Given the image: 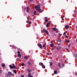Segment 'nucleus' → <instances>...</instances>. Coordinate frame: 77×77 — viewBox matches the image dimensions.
I'll return each instance as SVG.
<instances>
[{"instance_id": "nucleus-1", "label": "nucleus", "mask_w": 77, "mask_h": 77, "mask_svg": "<svg viewBox=\"0 0 77 77\" xmlns=\"http://www.w3.org/2000/svg\"><path fill=\"white\" fill-rule=\"evenodd\" d=\"M35 9H36V11H38L40 13H42L40 5H38L37 6H35Z\"/></svg>"}, {"instance_id": "nucleus-2", "label": "nucleus", "mask_w": 77, "mask_h": 77, "mask_svg": "<svg viewBox=\"0 0 77 77\" xmlns=\"http://www.w3.org/2000/svg\"><path fill=\"white\" fill-rule=\"evenodd\" d=\"M52 29L53 30H54V32H56V33H57V32H58V29L56 28H53Z\"/></svg>"}, {"instance_id": "nucleus-3", "label": "nucleus", "mask_w": 77, "mask_h": 77, "mask_svg": "<svg viewBox=\"0 0 77 77\" xmlns=\"http://www.w3.org/2000/svg\"><path fill=\"white\" fill-rule=\"evenodd\" d=\"M37 45L38 47H39L40 48H41V49H43V48L42 47V45L41 43L37 44Z\"/></svg>"}, {"instance_id": "nucleus-4", "label": "nucleus", "mask_w": 77, "mask_h": 77, "mask_svg": "<svg viewBox=\"0 0 77 77\" xmlns=\"http://www.w3.org/2000/svg\"><path fill=\"white\" fill-rule=\"evenodd\" d=\"M43 32H44V33H46L47 34H48L49 33L47 31V30H45V29H43Z\"/></svg>"}, {"instance_id": "nucleus-5", "label": "nucleus", "mask_w": 77, "mask_h": 77, "mask_svg": "<svg viewBox=\"0 0 77 77\" xmlns=\"http://www.w3.org/2000/svg\"><path fill=\"white\" fill-rule=\"evenodd\" d=\"M30 10V8L29 7H26V12L28 13L29 12V11Z\"/></svg>"}, {"instance_id": "nucleus-6", "label": "nucleus", "mask_w": 77, "mask_h": 77, "mask_svg": "<svg viewBox=\"0 0 77 77\" xmlns=\"http://www.w3.org/2000/svg\"><path fill=\"white\" fill-rule=\"evenodd\" d=\"M65 28H66V29H69V26L68 25H66L65 26Z\"/></svg>"}, {"instance_id": "nucleus-7", "label": "nucleus", "mask_w": 77, "mask_h": 77, "mask_svg": "<svg viewBox=\"0 0 77 77\" xmlns=\"http://www.w3.org/2000/svg\"><path fill=\"white\" fill-rule=\"evenodd\" d=\"M8 75H9V76H11V75H12V72H8Z\"/></svg>"}, {"instance_id": "nucleus-8", "label": "nucleus", "mask_w": 77, "mask_h": 77, "mask_svg": "<svg viewBox=\"0 0 77 77\" xmlns=\"http://www.w3.org/2000/svg\"><path fill=\"white\" fill-rule=\"evenodd\" d=\"M13 72L15 74H17V71H16V70L15 69H14L13 70Z\"/></svg>"}, {"instance_id": "nucleus-9", "label": "nucleus", "mask_w": 77, "mask_h": 77, "mask_svg": "<svg viewBox=\"0 0 77 77\" xmlns=\"http://www.w3.org/2000/svg\"><path fill=\"white\" fill-rule=\"evenodd\" d=\"M49 24L50 23H48L46 25V27H48Z\"/></svg>"}, {"instance_id": "nucleus-10", "label": "nucleus", "mask_w": 77, "mask_h": 77, "mask_svg": "<svg viewBox=\"0 0 77 77\" xmlns=\"http://www.w3.org/2000/svg\"><path fill=\"white\" fill-rule=\"evenodd\" d=\"M39 65H40V66H42L43 65V63H39Z\"/></svg>"}, {"instance_id": "nucleus-11", "label": "nucleus", "mask_w": 77, "mask_h": 77, "mask_svg": "<svg viewBox=\"0 0 77 77\" xmlns=\"http://www.w3.org/2000/svg\"><path fill=\"white\" fill-rule=\"evenodd\" d=\"M45 21L46 22H48V19H47V17H45Z\"/></svg>"}, {"instance_id": "nucleus-12", "label": "nucleus", "mask_w": 77, "mask_h": 77, "mask_svg": "<svg viewBox=\"0 0 77 77\" xmlns=\"http://www.w3.org/2000/svg\"><path fill=\"white\" fill-rule=\"evenodd\" d=\"M53 46H54V43L51 44L50 47H53Z\"/></svg>"}, {"instance_id": "nucleus-13", "label": "nucleus", "mask_w": 77, "mask_h": 77, "mask_svg": "<svg viewBox=\"0 0 77 77\" xmlns=\"http://www.w3.org/2000/svg\"><path fill=\"white\" fill-rule=\"evenodd\" d=\"M9 67L10 68H11V69H14V67L12 66L11 65H9Z\"/></svg>"}, {"instance_id": "nucleus-14", "label": "nucleus", "mask_w": 77, "mask_h": 77, "mask_svg": "<svg viewBox=\"0 0 77 77\" xmlns=\"http://www.w3.org/2000/svg\"><path fill=\"white\" fill-rule=\"evenodd\" d=\"M13 67V69L14 68H16V67L15 66V65L14 64H13L12 65Z\"/></svg>"}, {"instance_id": "nucleus-15", "label": "nucleus", "mask_w": 77, "mask_h": 77, "mask_svg": "<svg viewBox=\"0 0 77 77\" xmlns=\"http://www.w3.org/2000/svg\"><path fill=\"white\" fill-rule=\"evenodd\" d=\"M74 56L76 58H77V54L76 53H75V54Z\"/></svg>"}, {"instance_id": "nucleus-16", "label": "nucleus", "mask_w": 77, "mask_h": 77, "mask_svg": "<svg viewBox=\"0 0 77 77\" xmlns=\"http://www.w3.org/2000/svg\"><path fill=\"white\" fill-rule=\"evenodd\" d=\"M50 66H52V65H53V63H52V62H50Z\"/></svg>"}, {"instance_id": "nucleus-17", "label": "nucleus", "mask_w": 77, "mask_h": 77, "mask_svg": "<svg viewBox=\"0 0 77 77\" xmlns=\"http://www.w3.org/2000/svg\"><path fill=\"white\" fill-rule=\"evenodd\" d=\"M3 73V70L0 69V74H2Z\"/></svg>"}, {"instance_id": "nucleus-18", "label": "nucleus", "mask_w": 77, "mask_h": 77, "mask_svg": "<svg viewBox=\"0 0 77 77\" xmlns=\"http://www.w3.org/2000/svg\"><path fill=\"white\" fill-rule=\"evenodd\" d=\"M18 56L19 57H21V54H18Z\"/></svg>"}, {"instance_id": "nucleus-19", "label": "nucleus", "mask_w": 77, "mask_h": 77, "mask_svg": "<svg viewBox=\"0 0 77 77\" xmlns=\"http://www.w3.org/2000/svg\"><path fill=\"white\" fill-rule=\"evenodd\" d=\"M24 58L25 59H28V57L27 56H25L24 57Z\"/></svg>"}, {"instance_id": "nucleus-20", "label": "nucleus", "mask_w": 77, "mask_h": 77, "mask_svg": "<svg viewBox=\"0 0 77 77\" xmlns=\"http://www.w3.org/2000/svg\"><path fill=\"white\" fill-rule=\"evenodd\" d=\"M30 75H31V73H29L28 74V77H29L30 76Z\"/></svg>"}, {"instance_id": "nucleus-21", "label": "nucleus", "mask_w": 77, "mask_h": 77, "mask_svg": "<svg viewBox=\"0 0 77 77\" xmlns=\"http://www.w3.org/2000/svg\"><path fill=\"white\" fill-rule=\"evenodd\" d=\"M42 67V68H44V69L45 68V66L44 65H43Z\"/></svg>"}, {"instance_id": "nucleus-22", "label": "nucleus", "mask_w": 77, "mask_h": 77, "mask_svg": "<svg viewBox=\"0 0 77 77\" xmlns=\"http://www.w3.org/2000/svg\"><path fill=\"white\" fill-rule=\"evenodd\" d=\"M66 42L67 43H69V40H66Z\"/></svg>"}, {"instance_id": "nucleus-23", "label": "nucleus", "mask_w": 77, "mask_h": 77, "mask_svg": "<svg viewBox=\"0 0 77 77\" xmlns=\"http://www.w3.org/2000/svg\"><path fill=\"white\" fill-rule=\"evenodd\" d=\"M2 67H5V64H2Z\"/></svg>"}, {"instance_id": "nucleus-24", "label": "nucleus", "mask_w": 77, "mask_h": 77, "mask_svg": "<svg viewBox=\"0 0 77 77\" xmlns=\"http://www.w3.org/2000/svg\"><path fill=\"white\" fill-rule=\"evenodd\" d=\"M29 53H32V50H30L29 51Z\"/></svg>"}, {"instance_id": "nucleus-25", "label": "nucleus", "mask_w": 77, "mask_h": 77, "mask_svg": "<svg viewBox=\"0 0 77 77\" xmlns=\"http://www.w3.org/2000/svg\"><path fill=\"white\" fill-rule=\"evenodd\" d=\"M54 74H57V71H54Z\"/></svg>"}, {"instance_id": "nucleus-26", "label": "nucleus", "mask_w": 77, "mask_h": 77, "mask_svg": "<svg viewBox=\"0 0 77 77\" xmlns=\"http://www.w3.org/2000/svg\"><path fill=\"white\" fill-rule=\"evenodd\" d=\"M34 15H36V11H35L34 12Z\"/></svg>"}, {"instance_id": "nucleus-27", "label": "nucleus", "mask_w": 77, "mask_h": 77, "mask_svg": "<svg viewBox=\"0 0 77 77\" xmlns=\"http://www.w3.org/2000/svg\"><path fill=\"white\" fill-rule=\"evenodd\" d=\"M58 66H59L60 67V63H58Z\"/></svg>"}, {"instance_id": "nucleus-28", "label": "nucleus", "mask_w": 77, "mask_h": 77, "mask_svg": "<svg viewBox=\"0 0 77 77\" xmlns=\"http://www.w3.org/2000/svg\"><path fill=\"white\" fill-rule=\"evenodd\" d=\"M27 71L28 72H29V73H30V70L28 69H27Z\"/></svg>"}, {"instance_id": "nucleus-29", "label": "nucleus", "mask_w": 77, "mask_h": 77, "mask_svg": "<svg viewBox=\"0 0 77 77\" xmlns=\"http://www.w3.org/2000/svg\"><path fill=\"white\" fill-rule=\"evenodd\" d=\"M45 46H46V45H45V44H43V47L44 48L45 47Z\"/></svg>"}, {"instance_id": "nucleus-30", "label": "nucleus", "mask_w": 77, "mask_h": 77, "mask_svg": "<svg viewBox=\"0 0 77 77\" xmlns=\"http://www.w3.org/2000/svg\"><path fill=\"white\" fill-rule=\"evenodd\" d=\"M65 37L66 38H68V35H66Z\"/></svg>"}, {"instance_id": "nucleus-31", "label": "nucleus", "mask_w": 77, "mask_h": 77, "mask_svg": "<svg viewBox=\"0 0 77 77\" xmlns=\"http://www.w3.org/2000/svg\"><path fill=\"white\" fill-rule=\"evenodd\" d=\"M21 65L22 66H24V64L22 63L21 64Z\"/></svg>"}, {"instance_id": "nucleus-32", "label": "nucleus", "mask_w": 77, "mask_h": 77, "mask_svg": "<svg viewBox=\"0 0 77 77\" xmlns=\"http://www.w3.org/2000/svg\"><path fill=\"white\" fill-rule=\"evenodd\" d=\"M63 35H64V36H65V35H66V33H65V32H64Z\"/></svg>"}, {"instance_id": "nucleus-33", "label": "nucleus", "mask_w": 77, "mask_h": 77, "mask_svg": "<svg viewBox=\"0 0 77 77\" xmlns=\"http://www.w3.org/2000/svg\"><path fill=\"white\" fill-rule=\"evenodd\" d=\"M27 18L28 19V20H29V17H27Z\"/></svg>"}, {"instance_id": "nucleus-34", "label": "nucleus", "mask_w": 77, "mask_h": 77, "mask_svg": "<svg viewBox=\"0 0 77 77\" xmlns=\"http://www.w3.org/2000/svg\"><path fill=\"white\" fill-rule=\"evenodd\" d=\"M17 53L18 54H20V52L19 51H18Z\"/></svg>"}, {"instance_id": "nucleus-35", "label": "nucleus", "mask_w": 77, "mask_h": 77, "mask_svg": "<svg viewBox=\"0 0 77 77\" xmlns=\"http://www.w3.org/2000/svg\"><path fill=\"white\" fill-rule=\"evenodd\" d=\"M31 24V21H30L29 22V24L30 25Z\"/></svg>"}, {"instance_id": "nucleus-36", "label": "nucleus", "mask_w": 77, "mask_h": 77, "mask_svg": "<svg viewBox=\"0 0 77 77\" xmlns=\"http://www.w3.org/2000/svg\"><path fill=\"white\" fill-rule=\"evenodd\" d=\"M28 65H30V62H28Z\"/></svg>"}, {"instance_id": "nucleus-37", "label": "nucleus", "mask_w": 77, "mask_h": 77, "mask_svg": "<svg viewBox=\"0 0 77 77\" xmlns=\"http://www.w3.org/2000/svg\"><path fill=\"white\" fill-rule=\"evenodd\" d=\"M21 77H24V76L23 75H21Z\"/></svg>"}, {"instance_id": "nucleus-38", "label": "nucleus", "mask_w": 77, "mask_h": 77, "mask_svg": "<svg viewBox=\"0 0 77 77\" xmlns=\"http://www.w3.org/2000/svg\"><path fill=\"white\" fill-rule=\"evenodd\" d=\"M62 66H64V64H62Z\"/></svg>"}, {"instance_id": "nucleus-39", "label": "nucleus", "mask_w": 77, "mask_h": 77, "mask_svg": "<svg viewBox=\"0 0 77 77\" xmlns=\"http://www.w3.org/2000/svg\"><path fill=\"white\" fill-rule=\"evenodd\" d=\"M65 49L66 50H68V49L67 48H66Z\"/></svg>"}, {"instance_id": "nucleus-40", "label": "nucleus", "mask_w": 77, "mask_h": 77, "mask_svg": "<svg viewBox=\"0 0 77 77\" xmlns=\"http://www.w3.org/2000/svg\"><path fill=\"white\" fill-rule=\"evenodd\" d=\"M16 61H18V58H17L16 59Z\"/></svg>"}, {"instance_id": "nucleus-41", "label": "nucleus", "mask_w": 77, "mask_h": 77, "mask_svg": "<svg viewBox=\"0 0 77 77\" xmlns=\"http://www.w3.org/2000/svg\"><path fill=\"white\" fill-rule=\"evenodd\" d=\"M76 75H77V73H76L75 74Z\"/></svg>"}, {"instance_id": "nucleus-42", "label": "nucleus", "mask_w": 77, "mask_h": 77, "mask_svg": "<svg viewBox=\"0 0 77 77\" xmlns=\"http://www.w3.org/2000/svg\"><path fill=\"white\" fill-rule=\"evenodd\" d=\"M51 43H53V42H52V41H51Z\"/></svg>"}, {"instance_id": "nucleus-43", "label": "nucleus", "mask_w": 77, "mask_h": 77, "mask_svg": "<svg viewBox=\"0 0 77 77\" xmlns=\"http://www.w3.org/2000/svg\"><path fill=\"white\" fill-rule=\"evenodd\" d=\"M30 77H33V76H32V75H31L30 76Z\"/></svg>"}, {"instance_id": "nucleus-44", "label": "nucleus", "mask_w": 77, "mask_h": 77, "mask_svg": "<svg viewBox=\"0 0 77 77\" xmlns=\"http://www.w3.org/2000/svg\"><path fill=\"white\" fill-rule=\"evenodd\" d=\"M53 50H54L53 49V48L51 49V50H52V51H53Z\"/></svg>"}, {"instance_id": "nucleus-45", "label": "nucleus", "mask_w": 77, "mask_h": 77, "mask_svg": "<svg viewBox=\"0 0 77 77\" xmlns=\"http://www.w3.org/2000/svg\"><path fill=\"white\" fill-rule=\"evenodd\" d=\"M10 47H12V45H10Z\"/></svg>"}, {"instance_id": "nucleus-46", "label": "nucleus", "mask_w": 77, "mask_h": 77, "mask_svg": "<svg viewBox=\"0 0 77 77\" xmlns=\"http://www.w3.org/2000/svg\"><path fill=\"white\" fill-rule=\"evenodd\" d=\"M70 45H68V47H70Z\"/></svg>"}, {"instance_id": "nucleus-47", "label": "nucleus", "mask_w": 77, "mask_h": 77, "mask_svg": "<svg viewBox=\"0 0 77 77\" xmlns=\"http://www.w3.org/2000/svg\"><path fill=\"white\" fill-rule=\"evenodd\" d=\"M60 43H59V44H58V45H60Z\"/></svg>"}, {"instance_id": "nucleus-48", "label": "nucleus", "mask_w": 77, "mask_h": 77, "mask_svg": "<svg viewBox=\"0 0 77 77\" xmlns=\"http://www.w3.org/2000/svg\"><path fill=\"white\" fill-rule=\"evenodd\" d=\"M76 41H77V38L76 39Z\"/></svg>"}, {"instance_id": "nucleus-49", "label": "nucleus", "mask_w": 77, "mask_h": 77, "mask_svg": "<svg viewBox=\"0 0 77 77\" xmlns=\"http://www.w3.org/2000/svg\"><path fill=\"white\" fill-rule=\"evenodd\" d=\"M60 33H59V35H60Z\"/></svg>"}, {"instance_id": "nucleus-50", "label": "nucleus", "mask_w": 77, "mask_h": 77, "mask_svg": "<svg viewBox=\"0 0 77 77\" xmlns=\"http://www.w3.org/2000/svg\"><path fill=\"white\" fill-rule=\"evenodd\" d=\"M30 1H32V0H29Z\"/></svg>"}, {"instance_id": "nucleus-51", "label": "nucleus", "mask_w": 77, "mask_h": 77, "mask_svg": "<svg viewBox=\"0 0 77 77\" xmlns=\"http://www.w3.org/2000/svg\"><path fill=\"white\" fill-rule=\"evenodd\" d=\"M49 55V54H48V55Z\"/></svg>"}, {"instance_id": "nucleus-52", "label": "nucleus", "mask_w": 77, "mask_h": 77, "mask_svg": "<svg viewBox=\"0 0 77 77\" xmlns=\"http://www.w3.org/2000/svg\"><path fill=\"white\" fill-rule=\"evenodd\" d=\"M61 41L60 40V42Z\"/></svg>"}, {"instance_id": "nucleus-53", "label": "nucleus", "mask_w": 77, "mask_h": 77, "mask_svg": "<svg viewBox=\"0 0 77 77\" xmlns=\"http://www.w3.org/2000/svg\"><path fill=\"white\" fill-rule=\"evenodd\" d=\"M57 42H59V41H57Z\"/></svg>"}, {"instance_id": "nucleus-54", "label": "nucleus", "mask_w": 77, "mask_h": 77, "mask_svg": "<svg viewBox=\"0 0 77 77\" xmlns=\"http://www.w3.org/2000/svg\"><path fill=\"white\" fill-rule=\"evenodd\" d=\"M62 19V20H63V19Z\"/></svg>"}, {"instance_id": "nucleus-55", "label": "nucleus", "mask_w": 77, "mask_h": 77, "mask_svg": "<svg viewBox=\"0 0 77 77\" xmlns=\"http://www.w3.org/2000/svg\"><path fill=\"white\" fill-rule=\"evenodd\" d=\"M60 47H59V48H60Z\"/></svg>"}]
</instances>
